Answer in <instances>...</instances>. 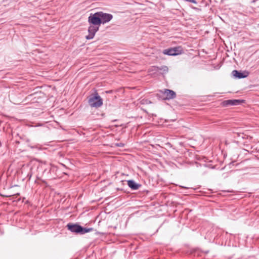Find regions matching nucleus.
I'll use <instances>...</instances> for the list:
<instances>
[{"label": "nucleus", "mask_w": 259, "mask_h": 259, "mask_svg": "<svg viewBox=\"0 0 259 259\" xmlns=\"http://www.w3.org/2000/svg\"><path fill=\"white\" fill-rule=\"evenodd\" d=\"M99 17L101 20V24H105L109 22L113 18L111 14L105 13L102 12H98Z\"/></svg>", "instance_id": "nucleus-6"}, {"label": "nucleus", "mask_w": 259, "mask_h": 259, "mask_svg": "<svg viewBox=\"0 0 259 259\" xmlns=\"http://www.w3.org/2000/svg\"><path fill=\"white\" fill-rule=\"evenodd\" d=\"M89 103L92 107L98 108L102 105L103 101L98 94H96L89 98Z\"/></svg>", "instance_id": "nucleus-2"}, {"label": "nucleus", "mask_w": 259, "mask_h": 259, "mask_svg": "<svg viewBox=\"0 0 259 259\" xmlns=\"http://www.w3.org/2000/svg\"><path fill=\"white\" fill-rule=\"evenodd\" d=\"M164 95L165 96V99H171L176 97V93L172 90L165 89L164 91Z\"/></svg>", "instance_id": "nucleus-8"}, {"label": "nucleus", "mask_w": 259, "mask_h": 259, "mask_svg": "<svg viewBox=\"0 0 259 259\" xmlns=\"http://www.w3.org/2000/svg\"><path fill=\"white\" fill-rule=\"evenodd\" d=\"M67 228L69 230L72 232L80 234H84L93 230L92 228H83L77 224H68Z\"/></svg>", "instance_id": "nucleus-1"}, {"label": "nucleus", "mask_w": 259, "mask_h": 259, "mask_svg": "<svg viewBox=\"0 0 259 259\" xmlns=\"http://www.w3.org/2000/svg\"><path fill=\"white\" fill-rule=\"evenodd\" d=\"M164 71H168V68H167V67H164Z\"/></svg>", "instance_id": "nucleus-11"}, {"label": "nucleus", "mask_w": 259, "mask_h": 259, "mask_svg": "<svg viewBox=\"0 0 259 259\" xmlns=\"http://www.w3.org/2000/svg\"><path fill=\"white\" fill-rule=\"evenodd\" d=\"M90 24H93L100 26L101 24V20L99 17L98 12L94 14H91L88 19Z\"/></svg>", "instance_id": "nucleus-3"}, {"label": "nucleus", "mask_w": 259, "mask_h": 259, "mask_svg": "<svg viewBox=\"0 0 259 259\" xmlns=\"http://www.w3.org/2000/svg\"><path fill=\"white\" fill-rule=\"evenodd\" d=\"M241 101L239 100H229L225 102L226 105H237L241 103Z\"/></svg>", "instance_id": "nucleus-10"}, {"label": "nucleus", "mask_w": 259, "mask_h": 259, "mask_svg": "<svg viewBox=\"0 0 259 259\" xmlns=\"http://www.w3.org/2000/svg\"><path fill=\"white\" fill-rule=\"evenodd\" d=\"M232 74L235 78H243L247 77L248 73L247 72H241L237 70H234L232 72Z\"/></svg>", "instance_id": "nucleus-7"}, {"label": "nucleus", "mask_w": 259, "mask_h": 259, "mask_svg": "<svg viewBox=\"0 0 259 259\" xmlns=\"http://www.w3.org/2000/svg\"><path fill=\"white\" fill-rule=\"evenodd\" d=\"M183 50L181 47H175L168 49H165L163 51V54L171 56H176L181 54Z\"/></svg>", "instance_id": "nucleus-4"}, {"label": "nucleus", "mask_w": 259, "mask_h": 259, "mask_svg": "<svg viewBox=\"0 0 259 259\" xmlns=\"http://www.w3.org/2000/svg\"><path fill=\"white\" fill-rule=\"evenodd\" d=\"M127 183L128 186L134 190H138L141 186L140 184L136 183L133 180H128L127 181Z\"/></svg>", "instance_id": "nucleus-9"}, {"label": "nucleus", "mask_w": 259, "mask_h": 259, "mask_svg": "<svg viewBox=\"0 0 259 259\" xmlns=\"http://www.w3.org/2000/svg\"><path fill=\"white\" fill-rule=\"evenodd\" d=\"M99 26L93 24H90V26L88 29L89 35L86 36V38L88 39H92L96 32L99 30Z\"/></svg>", "instance_id": "nucleus-5"}]
</instances>
